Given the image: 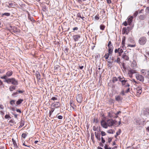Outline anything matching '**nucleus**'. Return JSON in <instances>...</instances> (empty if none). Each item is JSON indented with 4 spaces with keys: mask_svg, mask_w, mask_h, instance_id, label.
<instances>
[{
    "mask_svg": "<svg viewBox=\"0 0 149 149\" xmlns=\"http://www.w3.org/2000/svg\"><path fill=\"white\" fill-rule=\"evenodd\" d=\"M23 100L22 99H20L18 100L16 102V104L18 105L21 104L23 102Z\"/></svg>",
    "mask_w": 149,
    "mask_h": 149,
    "instance_id": "27",
    "label": "nucleus"
},
{
    "mask_svg": "<svg viewBox=\"0 0 149 149\" xmlns=\"http://www.w3.org/2000/svg\"><path fill=\"white\" fill-rule=\"evenodd\" d=\"M136 63L135 61H134L132 63V66L133 67H136Z\"/></svg>",
    "mask_w": 149,
    "mask_h": 149,
    "instance_id": "26",
    "label": "nucleus"
},
{
    "mask_svg": "<svg viewBox=\"0 0 149 149\" xmlns=\"http://www.w3.org/2000/svg\"><path fill=\"white\" fill-rule=\"evenodd\" d=\"M113 52V51H112L111 52V53H109V51L108 50V53L105 54L104 56V57L105 58V59H107L108 58L109 55H111L112 54Z\"/></svg>",
    "mask_w": 149,
    "mask_h": 149,
    "instance_id": "19",
    "label": "nucleus"
},
{
    "mask_svg": "<svg viewBox=\"0 0 149 149\" xmlns=\"http://www.w3.org/2000/svg\"><path fill=\"white\" fill-rule=\"evenodd\" d=\"M123 49L122 48H118L119 52L122 53L123 52Z\"/></svg>",
    "mask_w": 149,
    "mask_h": 149,
    "instance_id": "47",
    "label": "nucleus"
},
{
    "mask_svg": "<svg viewBox=\"0 0 149 149\" xmlns=\"http://www.w3.org/2000/svg\"><path fill=\"white\" fill-rule=\"evenodd\" d=\"M121 113V112H120V111H118L116 113V114H116V118L117 117H118V115L119 113Z\"/></svg>",
    "mask_w": 149,
    "mask_h": 149,
    "instance_id": "52",
    "label": "nucleus"
},
{
    "mask_svg": "<svg viewBox=\"0 0 149 149\" xmlns=\"http://www.w3.org/2000/svg\"><path fill=\"white\" fill-rule=\"evenodd\" d=\"M125 87H129V86H130V85L129 84L127 83H126V84H125Z\"/></svg>",
    "mask_w": 149,
    "mask_h": 149,
    "instance_id": "62",
    "label": "nucleus"
},
{
    "mask_svg": "<svg viewBox=\"0 0 149 149\" xmlns=\"http://www.w3.org/2000/svg\"><path fill=\"white\" fill-rule=\"evenodd\" d=\"M133 18V16H130L128 17L127 18V22L129 25H130L132 22V19Z\"/></svg>",
    "mask_w": 149,
    "mask_h": 149,
    "instance_id": "15",
    "label": "nucleus"
},
{
    "mask_svg": "<svg viewBox=\"0 0 149 149\" xmlns=\"http://www.w3.org/2000/svg\"><path fill=\"white\" fill-rule=\"evenodd\" d=\"M58 114L56 116V117H57V118L59 119H62L63 118L62 116L61 115L58 116Z\"/></svg>",
    "mask_w": 149,
    "mask_h": 149,
    "instance_id": "40",
    "label": "nucleus"
},
{
    "mask_svg": "<svg viewBox=\"0 0 149 149\" xmlns=\"http://www.w3.org/2000/svg\"><path fill=\"white\" fill-rule=\"evenodd\" d=\"M15 89V86H10L9 88V90L10 91H13Z\"/></svg>",
    "mask_w": 149,
    "mask_h": 149,
    "instance_id": "31",
    "label": "nucleus"
},
{
    "mask_svg": "<svg viewBox=\"0 0 149 149\" xmlns=\"http://www.w3.org/2000/svg\"><path fill=\"white\" fill-rule=\"evenodd\" d=\"M101 125L103 128H107L108 126L107 121L106 122L103 120L101 121Z\"/></svg>",
    "mask_w": 149,
    "mask_h": 149,
    "instance_id": "11",
    "label": "nucleus"
},
{
    "mask_svg": "<svg viewBox=\"0 0 149 149\" xmlns=\"http://www.w3.org/2000/svg\"><path fill=\"white\" fill-rule=\"evenodd\" d=\"M52 107H55L56 108H58L60 107L61 106V104L59 102H57L52 103Z\"/></svg>",
    "mask_w": 149,
    "mask_h": 149,
    "instance_id": "10",
    "label": "nucleus"
},
{
    "mask_svg": "<svg viewBox=\"0 0 149 149\" xmlns=\"http://www.w3.org/2000/svg\"><path fill=\"white\" fill-rule=\"evenodd\" d=\"M122 58L126 60H128L129 59V57L128 56L125 55V54H123L122 55Z\"/></svg>",
    "mask_w": 149,
    "mask_h": 149,
    "instance_id": "22",
    "label": "nucleus"
},
{
    "mask_svg": "<svg viewBox=\"0 0 149 149\" xmlns=\"http://www.w3.org/2000/svg\"><path fill=\"white\" fill-rule=\"evenodd\" d=\"M12 72L11 71H10L6 73V75L7 77H10L12 75Z\"/></svg>",
    "mask_w": 149,
    "mask_h": 149,
    "instance_id": "24",
    "label": "nucleus"
},
{
    "mask_svg": "<svg viewBox=\"0 0 149 149\" xmlns=\"http://www.w3.org/2000/svg\"><path fill=\"white\" fill-rule=\"evenodd\" d=\"M123 24L125 26H127V23L126 21H125L123 23Z\"/></svg>",
    "mask_w": 149,
    "mask_h": 149,
    "instance_id": "58",
    "label": "nucleus"
},
{
    "mask_svg": "<svg viewBox=\"0 0 149 149\" xmlns=\"http://www.w3.org/2000/svg\"><path fill=\"white\" fill-rule=\"evenodd\" d=\"M107 2L109 4L111 3V0H107Z\"/></svg>",
    "mask_w": 149,
    "mask_h": 149,
    "instance_id": "60",
    "label": "nucleus"
},
{
    "mask_svg": "<svg viewBox=\"0 0 149 149\" xmlns=\"http://www.w3.org/2000/svg\"><path fill=\"white\" fill-rule=\"evenodd\" d=\"M120 131H121V130L120 129L119 131V132H116V134H117V136L119 135L120 134V133H121Z\"/></svg>",
    "mask_w": 149,
    "mask_h": 149,
    "instance_id": "56",
    "label": "nucleus"
},
{
    "mask_svg": "<svg viewBox=\"0 0 149 149\" xmlns=\"http://www.w3.org/2000/svg\"><path fill=\"white\" fill-rule=\"evenodd\" d=\"M131 81L132 82L135 83V84H134V85H135L136 84H139V82L136 81L134 79H132Z\"/></svg>",
    "mask_w": 149,
    "mask_h": 149,
    "instance_id": "34",
    "label": "nucleus"
},
{
    "mask_svg": "<svg viewBox=\"0 0 149 149\" xmlns=\"http://www.w3.org/2000/svg\"><path fill=\"white\" fill-rule=\"evenodd\" d=\"M55 109L54 108H51V110L49 111V115L50 116L52 113L54 111V110Z\"/></svg>",
    "mask_w": 149,
    "mask_h": 149,
    "instance_id": "37",
    "label": "nucleus"
},
{
    "mask_svg": "<svg viewBox=\"0 0 149 149\" xmlns=\"http://www.w3.org/2000/svg\"><path fill=\"white\" fill-rule=\"evenodd\" d=\"M109 145L107 143L106 144L104 147L105 149H112V148L110 147H109Z\"/></svg>",
    "mask_w": 149,
    "mask_h": 149,
    "instance_id": "30",
    "label": "nucleus"
},
{
    "mask_svg": "<svg viewBox=\"0 0 149 149\" xmlns=\"http://www.w3.org/2000/svg\"><path fill=\"white\" fill-rule=\"evenodd\" d=\"M127 81V80H124L123 81H122L121 82H122V85H125V84H126V82Z\"/></svg>",
    "mask_w": 149,
    "mask_h": 149,
    "instance_id": "38",
    "label": "nucleus"
},
{
    "mask_svg": "<svg viewBox=\"0 0 149 149\" xmlns=\"http://www.w3.org/2000/svg\"><path fill=\"white\" fill-rule=\"evenodd\" d=\"M107 124L108 126L110 127L115 124L116 125V123L117 122L116 120H113L112 119H109L107 121Z\"/></svg>",
    "mask_w": 149,
    "mask_h": 149,
    "instance_id": "4",
    "label": "nucleus"
},
{
    "mask_svg": "<svg viewBox=\"0 0 149 149\" xmlns=\"http://www.w3.org/2000/svg\"><path fill=\"white\" fill-rule=\"evenodd\" d=\"M101 134L102 136H105L106 134L105 132L104 131H102L101 132Z\"/></svg>",
    "mask_w": 149,
    "mask_h": 149,
    "instance_id": "49",
    "label": "nucleus"
},
{
    "mask_svg": "<svg viewBox=\"0 0 149 149\" xmlns=\"http://www.w3.org/2000/svg\"><path fill=\"white\" fill-rule=\"evenodd\" d=\"M4 82H6L8 84L11 83L14 85L18 84L17 81L13 78L8 79H6L4 81Z\"/></svg>",
    "mask_w": 149,
    "mask_h": 149,
    "instance_id": "1",
    "label": "nucleus"
},
{
    "mask_svg": "<svg viewBox=\"0 0 149 149\" xmlns=\"http://www.w3.org/2000/svg\"><path fill=\"white\" fill-rule=\"evenodd\" d=\"M110 60L111 61H113H113L114 62V58L113 57L110 56Z\"/></svg>",
    "mask_w": 149,
    "mask_h": 149,
    "instance_id": "48",
    "label": "nucleus"
},
{
    "mask_svg": "<svg viewBox=\"0 0 149 149\" xmlns=\"http://www.w3.org/2000/svg\"><path fill=\"white\" fill-rule=\"evenodd\" d=\"M5 118L6 119H8V118H10L11 117L9 115L6 114L5 115Z\"/></svg>",
    "mask_w": 149,
    "mask_h": 149,
    "instance_id": "42",
    "label": "nucleus"
},
{
    "mask_svg": "<svg viewBox=\"0 0 149 149\" xmlns=\"http://www.w3.org/2000/svg\"><path fill=\"white\" fill-rule=\"evenodd\" d=\"M12 141L13 143V144H14V146L15 147L17 146V144L16 143V141L13 138L12 139Z\"/></svg>",
    "mask_w": 149,
    "mask_h": 149,
    "instance_id": "33",
    "label": "nucleus"
},
{
    "mask_svg": "<svg viewBox=\"0 0 149 149\" xmlns=\"http://www.w3.org/2000/svg\"><path fill=\"white\" fill-rule=\"evenodd\" d=\"M138 14V12L137 11H136L134 14V15L136 17Z\"/></svg>",
    "mask_w": 149,
    "mask_h": 149,
    "instance_id": "53",
    "label": "nucleus"
},
{
    "mask_svg": "<svg viewBox=\"0 0 149 149\" xmlns=\"http://www.w3.org/2000/svg\"><path fill=\"white\" fill-rule=\"evenodd\" d=\"M131 29L130 27H124L122 29V32L123 34H128L129 31H130Z\"/></svg>",
    "mask_w": 149,
    "mask_h": 149,
    "instance_id": "7",
    "label": "nucleus"
},
{
    "mask_svg": "<svg viewBox=\"0 0 149 149\" xmlns=\"http://www.w3.org/2000/svg\"><path fill=\"white\" fill-rule=\"evenodd\" d=\"M112 140V139L111 138V137L109 138L108 139V143H110L111 142V141Z\"/></svg>",
    "mask_w": 149,
    "mask_h": 149,
    "instance_id": "50",
    "label": "nucleus"
},
{
    "mask_svg": "<svg viewBox=\"0 0 149 149\" xmlns=\"http://www.w3.org/2000/svg\"><path fill=\"white\" fill-rule=\"evenodd\" d=\"M121 94L122 95H125V92L123 90L120 92Z\"/></svg>",
    "mask_w": 149,
    "mask_h": 149,
    "instance_id": "54",
    "label": "nucleus"
},
{
    "mask_svg": "<svg viewBox=\"0 0 149 149\" xmlns=\"http://www.w3.org/2000/svg\"><path fill=\"white\" fill-rule=\"evenodd\" d=\"M6 77H7V76L6 75L4 76H3L1 77V78L2 79H5V80H6V79H6Z\"/></svg>",
    "mask_w": 149,
    "mask_h": 149,
    "instance_id": "55",
    "label": "nucleus"
},
{
    "mask_svg": "<svg viewBox=\"0 0 149 149\" xmlns=\"http://www.w3.org/2000/svg\"><path fill=\"white\" fill-rule=\"evenodd\" d=\"M28 18L31 21H34V20H33V18H32V17H31V16L29 15Z\"/></svg>",
    "mask_w": 149,
    "mask_h": 149,
    "instance_id": "43",
    "label": "nucleus"
},
{
    "mask_svg": "<svg viewBox=\"0 0 149 149\" xmlns=\"http://www.w3.org/2000/svg\"><path fill=\"white\" fill-rule=\"evenodd\" d=\"M143 113L144 115H148L149 114V109L145 108L143 110Z\"/></svg>",
    "mask_w": 149,
    "mask_h": 149,
    "instance_id": "16",
    "label": "nucleus"
},
{
    "mask_svg": "<svg viewBox=\"0 0 149 149\" xmlns=\"http://www.w3.org/2000/svg\"><path fill=\"white\" fill-rule=\"evenodd\" d=\"M118 78L119 79V80L121 82L122 81H123V79H124V78L123 77H121L120 76L118 77Z\"/></svg>",
    "mask_w": 149,
    "mask_h": 149,
    "instance_id": "35",
    "label": "nucleus"
},
{
    "mask_svg": "<svg viewBox=\"0 0 149 149\" xmlns=\"http://www.w3.org/2000/svg\"><path fill=\"white\" fill-rule=\"evenodd\" d=\"M108 47L109 53H111V52L113 51V47L111 44V42L110 41H109L108 43Z\"/></svg>",
    "mask_w": 149,
    "mask_h": 149,
    "instance_id": "8",
    "label": "nucleus"
},
{
    "mask_svg": "<svg viewBox=\"0 0 149 149\" xmlns=\"http://www.w3.org/2000/svg\"><path fill=\"white\" fill-rule=\"evenodd\" d=\"M78 29V28L77 27H75L73 29V30L74 31L77 30Z\"/></svg>",
    "mask_w": 149,
    "mask_h": 149,
    "instance_id": "64",
    "label": "nucleus"
},
{
    "mask_svg": "<svg viewBox=\"0 0 149 149\" xmlns=\"http://www.w3.org/2000/svg\"><path fill=\"white\" fill-rule=\"evenodd\" d=\"M70 106L72 107L73 109H74V106H75L74 104V101L72 100V99L70 100Z\"/></svg>",
    "mask_w": 149,
    "mask_h": 149,
    "instance_id": "18",
    "label": "nucleus"
},
{
    "mask_svg": "<svg viewBox=\"0 0 149 149\" xmlns=\"http://www.w3.org/2000/svg\"><path fill=\"white\" fill-rule=\"evenodd\" d=\"M26 136V135L25 133H23L22 135V136L24 138H25Z\"/></svg>",
    "mask_w": 149,
    "mask_h": 149,
    "instance_id": "44",
    "label": "nucleus"
},
{
    "mask_svg": "<svg viewBox=\"0 0 149 149\" xmlns=\"http://www.w3.org/2000/svg\"><path fill=\"white\" fill-rule=\"evenodd\" d=\"M149 72L148 71L146 70H141V73L143 75H146V74L147 72Z\"/></svg>",
    "mask_w": 149,
    "mask_h": 149,
    "instance_id": "21",
    "label": "nucleus"
},
{
    "mask_svg": "<svg viewBox=\"0 0 149 149\" xmlns=\"http://www.w3.org/2000/svg\"><path fill=\"white\" fill-rule=\"evenodd\" d=\"M80 37V36L79 35H75L73 36V39L75 42L78 41Z\"/></svg>",
    "mask_w": 149,
    "mask_h": 149,
    "instance_id": "14",
    "label": "nucleus"
},
{
    "mask_svg": "<svg viewBox=\"0 0 149 149\" xmlns=\"http://www.w3.org/2000/svg\"><path fill=\"white\" fill-rule=\"evenodd\" d=\"M146 12L148 13H149V7L146 8Z\"/></svg>",
    "mask_w": 149,
    "mask_h": 149,
    "instance_id": "46",
    "label": "nucleus"
},
{
    "mask_svg": "<svg viewBox=\"0 0 149 149\" xmlns=\"http://www.w3.org/2000/svg\"><path fill=\"white\" fill-rule=\"evenodd\" d=\"M130 88L129 87L127 89V90L125 92V93H128V92H129L130 91Z\"/></svg>",
    "mask_w": 149,
    "mask_h": 149,
    "instance_id": "61",
    "label": "nucleus"
},
{
    "mask_svg": "<svg viewBox=\"0 0 149 149\" xmlns=\"http://www.w3.org/2000/svg\"><path fill=\"white\" fill-rule=\"evenodd\" d=\"M100 29L102 30H104L105 28V26L104 25H101L100 26Z\"/></svg>",
    "mask_w": 149,
    "mask_h": 149,
    "instance_id": "41",
    "label": "nucleus"
},
{
    "mask_svg": "<svg viewBox=\"0 0 149 149\" xmlns=\"http://www.w3.org/2000/svg\"><path fill=\"white\" fill-rule=\"evenodd\" d=\"M145 18L144 15H141L139 17V19L141 20H143Z\"/></svg>",
    "mask_w": 149,
    "mask_h": 149,
    "instance_id": "25",
    "label": "nucleus"
},
{
    "mask_svg": "<svg viewBox=\"0 0 149 149\" xmlns=\"http://www.w3.org/2000/svg\"><path fill=\"white\" fill-rule=\"evenodd\" d=\"M118 78L116 77H113V78L112 81L113 83H115L118 80Z\"/></svg>",
    "mask_w": 149,
    "mask_h": 149,
    "instance_id": "32",
    "label": "nucleus"
},
{
    "mask_svg": "<svg viewBox=\"0 0 149 149\" xmlns=\"http://www.w3.org/2000/svg\"><path fill=\"white\" fill-rule=\"evenodd\" d=\"M24 124L23 122H22L21 123V125L19 126L20 127H22L23 126H24Z\"/></svg>",
    "mask_w": 149,
    "mask_h": 149,
    "instance_id": "59",
    "label": "nucleus"
},
{
    "mask_svg": "<svg viewBox=\"0 0 149 149\" xmlns=\"http://www.w3.org/2000/svg\"><path fill=\"white\" fill-rule=\"evenodd\" d=\"M147 41V39L145 37H142L140 38L139 40V43L142 45H144Z\"/></svg>",
    "mask_w": 149,
    "mask_h": 149,
    "instance_id": "3",
    "label": "nucleus"
},
{
    "mask_svg": "<svg viewBox=\"0 0 149 149\" xmlns=\"http://www.w3.org/2000/svg\"><path fill=\"white\" fill-rule=\"evenodd\" d=\"M57 98L55 97H52V98L51 99V100H57Z\"/></svg>",
    "mask_w": 149,
    "mask_h": 149,
    "instance_id": "51",
    "label": "nucleus"
},
{
    "mask_svg": "<svg viewBox=\"0 0 149 149\" xmlns=\"http://www.w3.org/2000/svg\"><path fill=\"white\" fill-rule=\"evenodd\" d=\"M134 121L136 125H139L141 124V122L140 121V119L139 118H136L135 119Z\"/></svg>",
    "mask_w": 149,
    "mask_h": 149,
    "instance_id": "17",
    "label": "nucleus"
},
{
    "mask_svg": "<svg viewBox=\"0 0 149 149\" xmlns=\"http://www.w3.org/2000/svg\"><path fill=\"white\" fill-rule=\"evenodd\" d=\"M115 99L118 102L120 101L123 99V97L120 96L118 95L115 96Z\"/></svg>",
    "mask_w": 149,
    "mask_h": 149,
    "instance_id": "13",
    "label": "nucleus"
},
{
    "mask_svg": "<svg viewBox=\"0 0 149 149\" xmlns=\"http://www.w3.org/2000/svg\"><path fill=\"white\" fill-rule=\"evenodd\" d=\"M113 61H108L107 62V66L110 67H112V63Z\"/></svg>",
    "mask_w": 149,
    "mask_h": 149,
    "instance_id": "29",
    "label": "nucleus"
},
{
    "mask_svg": "<svg viewBox=\"0 0 149 149\" xmlns=\"http://www.w3.org/2000/svg\"><path fill=\"white\" fill-rule=\"evenodd\" d=\"M107 132L108 133H109V134H113V131L112 130H109L107 131Z\"/></svg>",
    "mask_w": 149,
    "mask_h": 149,
    "instance_id": "45",
    "label": "nucleus"
},
{
    "mask_svg": "<svg viewBox=\"0 0 149 149\" xmlns=\"http://www.w3.org/2000/svg\"><path fill=\"white\" fill-rule=\"evenodd\" d=\"M37 76L38 79H40V75L39 73L37 74Z\"/></svg>",
    "mask_w": 149,
    "mask_h": 149,
    "instance_id": "57",
    "label": "nucleus"
},
{
    "mask_svg": "<svg viewBox=\"0 0 149 149\" xmlns=\"http://www.w3.org/2000/svg\"><path fill=\"white\" fill-rule=\"evenodd\" d=\"M136 78L137 80L141 82H143L144 81V77L141 74H136Z\"/></svg>",
    "mask_w": 149,
    "mask_h": 149,
    "instance_id": "6",
    "label": "nucleus"
},
{
    "mask_svg": "<svg viewBox=\"0 0 149 149\" xmlns=\"http://www.w3.org/2000/svg\"><path fill=\"white\" fill-rule=\"evenodd\" d=\"M95 135L96 137L99 140H100L101 139L100 134L98 133L95 132Z\"/></svg>",
    "mask_w": 149,
    "mask_h": 149,
    "instance_id": "23",
    "label": "nucleus"
},
{
    "mask_svg": "<svg viewBox=\"0 0 149 149\" xmlns=\"http://www.w3.org/2000/svg\"><path fill=\"white\" fill-rule=\"evenodd\" d=\"M15 101L14 100H12L10 101V104L12 105H13L15 104Z\"/></svg>",
    "mask_w": 149,
    "mask_h": 149,
    "instance_id": "39",
    "label": "nucleus"
},
{
    "mask_svg": "<svg viewBox=\"0 0 149 149\" xmlns=\"http://www.w3.org/2000/svg\"><path fill=\"white\" fill-rule=\"evenodd\" d=\"M136 73V70L132 69L131 68L130 69L128 70V74L129 76L130 77L132 78L133 77V74L134 73Z\"/></svg>",
    "mask_w": 149,
    "mask_h": 149,
    "instance_id": "5",
    "label": "nucleus"
},
{
    "mask_svg": "<svg viewBox=\"0 0 149 149\" xmlns=\"http://www.w3.org/2000/svg\"><path fill=\"white\" fill-rule=\"evenodd\" d=\"M2 15L3 16H4V15L8 16H9L10 15V14L9 13H4Z\"/></svg>",
    "mask_w": 149,
    "mask_h": 149,
    "instance_id": "36",
    "label": "nucleus"
},
{
    "mask_svg": "<svg viewBox=\"0 0 149 149\" xmlns=\"http://www.w3.org/2000/svg\"><path fill=\"white\" fill-rule=\"evenodd\" d=\"M76 100L77 102L79 103H81L83 100V97L81 94H79L76 97Z\"/></svg>",
    "mask_w": 149,
    "mask_h": 149,
    "instance_id": "9",
    "label": "nucleus"
},
{
    "mask_svg": "<svg viewBox=\"0 0 149 149\" xmlns=\"http://www.w3.org/2000/svg\"><path fill=\"white\" fill-rule=\"evenodd\" d=\"M77 16L78 17L81 18L83 20H84V17L81 13H78L77 14Z\"/></svg>",
    "mask_w": 149,
    "mask_h": 149,
    "instance_id": "20",
    "label": "nucleus"
},
{
    "mask_svg": "<svg viewBox=\"0 0 149 149\" xmlns=\"http://www.w3.org/2000/svg\"><path fill=\"white\" fill-rule=\"evenodd\" d=\"M120 58L119 57H118L116 60H114V62H117L119 64L120 63Z\"/></svg>",
    "mask_w": 149,
    "mask_h": 149,
    "instance_id": "28",
    "label": "nucleus"
},
{
    "mask_svg": "<svg viewBox=\"0 0 149 149\" xmlns=\"http://www.w3.org/2000/svg\"><path fill=\"white\" fill-rule=\"evenodd\" d=\"M125 37L124 36L122 38V45L121 47L123 49H124V48H125Z\"/></svg>",
    "mask_w": 149,
    "mask_h": 149,
    "instance_id": "12",
    "label": "nucleus"
},
{
    "mask_svg": "<svg viewBox=\"0 0 149 149\" xmlns=\"http://www.w3.org/2000/svg\"><path fill=\"white\" fill-rule=\"evenodd\" d=\"M136 91V95L138 97L142 93V87L141 86H136L135 88Z\"/></svg>",
    "mask_w": 149,
    "mask_h": 149,
    "instance_id": "2",
    "label": "nucleus"
},
{
    "mask_svg": "<svg viewBox=\"0 0 149 149\" xmlns=\"http://www.w3.org/2000/svg\"><path fill=\"white\" fill-rule=\"evenodd\" d=\"M0 108L1 109H3L4 108V107L2 105L0 104Z\"/></svg>",
    "mask_w": 149,
    "mask_h": 149,
    "instance_id": "63",
    "label": "nucleus"
}]
</instances>
